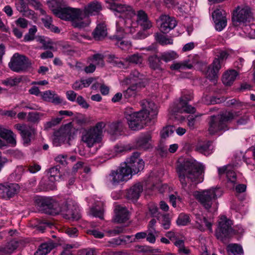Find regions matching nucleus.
<instances>
[{"instance_id":"3c124183","label":"nucleus","mask_w":255,"mask_h":255,"mask_svg":"<svg viewBox=\"0 0 255 255\" xmlns=\"http://www.w3.org/2000/svg\"><path fill=\"white\" fill-rule=\"evenodd\" d=\"M126 60L129 63L137 64H141L142 62L143 58L142 56L139 54L135 53L127 57Z\"/></svg>"},{"instance_id":"6e6552de","label":"nucleus","mask_w":255,"mask_h":255,"mask_svg":"<svg viewBox=\"0 0 255 255\" xmlns=\"http://www.w3.org/2000/svg\"><path fill=\"white\" fill-rule=\"evenodd\" d=\"M56 16L62 20L71 21L72 26L76 28H84L89 24L88 21L83 20L82 9L72 8L67 5L59 12L57 13Z\"/></svg>"},{"instance_id":"a211bd4d","label":"nucleus","mask_w":255,"mask_h":255,"mask_svg":"<svg viewBox=\"0 0 255 255\" xmlns=\"http://www.w3.org/2000/svg\"><path fill=\"white\" fill-rule=\"evenodd\" d=\"M19 186L16 183L0 184V195L2 198L9 199L13 197L19 191Z\"/></svg>"},{"instance_id":"79ce46f5","label":"nucleus","mask_w":255,"mask_h":255,"mask_svg":"<svg viewBox=\"0 0 255 255\" xmlns=\"http://www.w3.org/2000/svg\"><path fill=\"white\" fill-rule=\"evenodd\" d=\"M129 79L131 81L135 82V83H140V87H144L145 85L142 81L143 76L139 73L137 70L132 71L129 75Z\"/></svg>"},{"instance_id":"4468645a","label":"nucleus","mask_w":255,"mask_h":255,"mask_svg":"<svg viewBox=\"0 0 255 255\" xmlns=\"http://www.w3.org/2000/svg\"><path fill=\"white\" fill-rule=\"evenodd\" d=\"M31 61L25 56L15 53L9 63V68L13 71L19 72L29 68Z\"/></svg>"},{"instance_id":"bf43d9fd","label":"nucleus","mask_w":255,"mask_h":255,"mask_svg":"<svg viewBox=\"0 0 255 255\" xmlns=\"http://www.w3.org/2000/svg\"><path fill=\"white\" fill-rule=\"evenodd\" d=\"M21 80L19 78H8L2 82V83L7 86L12 87L20 83Z\"/></svg>"},{"instance_id":"c9c22d12","label":"nucleus","mask_w":255,"mask_h":255,"mask_svg":"<svg viewBox=\"0 0 255 255\" xmlns=\"http://www.w3.org/2000/svg\"><path fill=\"white\" fill-rule=\"evenodd\" d=\"M55 247L54 243L52 241H49L42 244L34 255H46Z\"/></svg>"},{"instance_id":"dca6fc26","label":"nucleus","mask_w":255,"mask_h":255,"mask_svg":"<svg viewBox=\"0 0 255 255\" xmlns=\"http://www.w3.org/2000/svg\"><path fill=\"white\" fill-rule=\"evenodd\" d=\"M71 129L69 126L61 128L54 135L53 143L54 146H60L62 143L68 142L71 136Z\"/></svg>"},{"instance_id":"a878e982","label":"nucleus","mask_w":255,"mask_h":255,"mask_svg":"<svg viewBox=\"0 0 255 255\" xmlns=\"http://www.w3.org/2000/svg\"><path fill=\"white\" fill-rule=\"evenodd\" d=\"M60 177L59 170L57 167H53L49 169L48 171V180L50 182L47 183V188L48 190L56 189L55 181H57Z\"/></svg>"},{"instance_id":"052dcab7","label":"nucleus","mask_w":255,"mask_h":255,"mask_svg":"<svg viewBox=\"0 0 255 255\" xmlns=\"http://www.w3.org/2000/svg\"><path fill=\"white\" fill-rule=\"evenodd\" d=\"M75 248H77L76 244H66L64 245L63 247V251L61 253L60 255H71V249Z\"/></svg>"},{"instance_id":"cd10ccee","label":"nucleus","mask_w":255,"mask_h":255,"mask_svg":"<svg viewBox=\"0 0 255 255\" xmlns=\"http://www.w3.org/2000/svg\"><path fill=\"white\" fill-rule=\"evenodd\" d=\"M195 220L196 222L195 227L200 231L205 230V225L210 232L212 231V224L207 221V219L200 213H194Z\"/></svg>"},{"instance_id":"473e14b6","label":"nucleus","mask_w":255,"mask_h":255,"mask_svg":"<svg viewBox=\"0 0 255 255\" xmlns=\"http://www.w3.org/2000/svg\"><path fill=\"white\" fill-rule=\"evenodd\" d=\"M48 6L56 16L57 13L59 12L66 5V2L64 0H52L48 3Z\"/></svg>"},{"instance_id":"2eb2a0df","label":"nucleus","mask_w":255,"mask_h":255,"mask_svg":"<svg viewBox=\"0 0 255 255\" xmlns=\"http://www.w3.org/2000/svg\"><path fill=\"white\" fill-rule=\"evenodd\" d=\"M15 128L19 131L25 145H29L35 138L36 132L33 127L25 124H16Z\"/></svg>"},{"instance_id":"13d9d810","label":"nucleus","mask_w":255,"mask_h":255,"mask_svg":"<svg viewBox=\"0 0 255 255\" xmlns=\"http://www.w3.org/2000/svg\"><path fill=\"white\" fill-rule=\"evenodd\" d=\"M215 29L219 31H222L227 25V19H221L220 20H218L216 19V21L214 22Z\"/></svg>"},{"instance_id":"a19ab883","label":"nucleus","mask_w":255,"mask_h":255,"mask_svg":"<svg viewBox=\"0 0 255 255\" xmlns=\"http://www.w3.org/2000/svg\"><path fill=\"white\" fill-rule=\"evenodd\" d=\"M42 21L45 27L50 29L52 31L55 33H59L60 30L58 27L54 26L52 24V18L48 15L45 16V17L42 18Z\"/></svg>"},{"instance_id":"0eeeda50","label":"nucleus","mask_w":255,"mask_h":255,"mask_svg":"<svg viewBox=\"0 0 255 255\" xmlns=\"http://www.w3.org/2000/svg\"><path fill=\"white\" fill-rule=\"evenodd\" d=\"M192 98L193 96L191 92H183L179 99L176 101L170 107V118L180 120L183 119L178 115L177 113H194L196 111L195 108L188 104V102L191 101Z\"/></svg>"},{"instance_id":"39448f33","label":"nucleus","mask_w":255,"mask_h":255,"mask_svg":"<svg viewBox=\"0 0 255 255\" xmlns=\"http://www.w3.org/2000/svg\"><path fill=\"white\" fill-rule=\"evenodd\" d=\"M222 195V191L218 188H211L201 191H195V198L209 212L214 213L218 208L217 198Z\"/></svg>"},{"instance_id":"e2e57ef3","label":"nucleus","mask_w":255,"mask_h":255,"mask_svg":"<svg viewBox=\"0 0 255 255\" xmlns=\"http://www.w3.org/2000/svg\"><path fill=\"white\" fill-rule=\"evenodd\" d=\"M67 156L65 154H59L55 158V160L57 163L65 165L67 164Z\"/></svg>"},{"instance_id":"f03ea898","label":"nucleus","mask_w":255,"mask_h":255,"mask_svg":"<svg viewBox=\"0 0 255 255\" xmlns=\"http://www.w3.org/2000/svg\"><path fill=\"white\" fill-rule=\"evenodd\" d=\"M141 110L134 112L132 108L127 107L124 111V116L129 128L133 130H138L143 128V121H150L157 115V106L149 100L140 102Z\"/></svg>"},{"instance_id":"0e129e2a","label":"nucleus","mask_w":255,"mask_h":255,"mask_svg":"<svg viewBox=\"0 0 255 255\" xmlns=\"http://www.w3.org/2000/svg\"><path fill=\"white\" fill-rule=\"evenodd\" d=\"M227 104L229 106H234L237 109H240L244 106L243 103L238 101L234 99L228 101Z\"/></svg>"},{"instance_id":"09e8293b","label":"nucleus","mask_w":255,"mask_h":255,"mask_svg":"<svg viewBox=\"0 0 255 255\" xmlns=\"http://www.w3.org/2000/svg\"><path fill=\"white\" fill-rule=\"evenodd\" d=\"M212 18L214 22L216 21V19L219 21L221 19H227L226 13L221 8H217L212 13Z\"/></svg>"},{"instance_id":"ddd939ff","label":"nucleus","mask_w":255,"mask_h":255,"mask_svg":"<svg viewBox=\"0 0 255 255\" xmlns=\"http://www.w3.org/2000/svg\"><path fill=\"white\" fill-rule=\"evenodd\" d=\"M232 224V221L228 219L226 216H221L219 221L218 229L216 230L217 238L224 242L226 238L233 235Z\"/></svg>"},{"instance_id":"4d7b16f0","label":"nucleus","mask_w":255,"mask_h":255,"mask_svg":"<svg viewBox=\"0 0 255 255\" xmlns=\"http://www.w3.org/2000/svg\"><path fill=\"white\" fill-rule=\"evenodd\" d=\"M37 31V27L34 25L31 27L29 30L28 33L24 35V40L25 41H30L34 39V35Z\"/></svg>"},{"instance_id":"412c9836","label":"nucleus","mask_w":255,"mask_h":255,"mask_svg":"<svg viewBox=\"0 0 255 255\" xmlns=\"http://www.w3.org/2000/svg\"><path fill=\"white\" fill-rule=\"evenodd\" d=\"M102 9L101 3L98 1H93L85 7L83 11V19L86 16L97 14Z\"/></svg>"},{"instance_id":"a18cd8bd","label":"nucleus","mask_w":255,"mask_h":255,"mask_svg":"<svg viewBox=\"0 0 255 255\" xmlns=\"http://www.w3.org/2000/svg\"><path fill=\"white\" fill-rule=\"evenodd\" d=\"M122 128L123 124L121 122H114L109 125V131L113 135L117 134L122 131Z\"/></svg>"},{"instance_id":"6e6d98bb","label":"nucleus","mask_w":255,"mask_h":255,"mask_svg":"<svg viewBox=\"0 0 255 255\" xmlns=\"http://www.w3.org/2000/svg\"><path fill=\"white\" fill-rule=\"evenodd\" d=\"M175 128L173 126H167L164 128L160 132L161 138H166L171 135L174 131Z\"/></svg>"},{"instance_id":"9b49d317","label":"nucleus","mask_w":255,"mask_h":255,"mask_svg":"<svg viewBox=\"0 0 255 255\" xmlns=\"http://www.w3.org/2000/svg\"><path fill=\"white\" fill-rule=\"evenodd\" d=\"M139 156V154L138 152H134L129 158L127 159L126 161L121 163L124 164L123 166L125 170L129 171L130 178L132 174L137 173L144 168V162Z\"/></svg>"},{"instance_id":"de8ad7c7","label":"nucleus","mask_w":255,"mask_h":255,"mask_svg":"<svg viewBox=\"0 0 255 255\" xmlns=\"http://www.w3.org/2000/svg\"><path fill=\"white\" fill-rule=\"evenodd\" d=\"M178 57V54L174 51L165 52L161 54V59L166 62L176 59Z\"/></svg>"},{"instance_id":"20e7f679","label":"nucleus","mask_w":255,"mask_h":255,"mask_svg":"<svg viewBox=\"0 0 255 255\" xmlns=\"http://www.w3.org/2000/svg\"><path fill=\"white\" fill-rule=\"evenodd\" d=\"M117 0H108L110 8L114 11L115 14L121 18L116 22L117 30L119 33H134L137 27V23L133 22L132 18L135 17V12L132 8L125 4L116 2Z\"/></svg>"},{"instance_id":"49530a36","label":"nucleus","mask_w":255,"mask_h":255,"mask_svg":"<svg viewBox=\"0 0 255 255\" xmlns=\"http://www.w3.org/2000/svg\"><path fill=\"white\" fill-rule=\"evenodd\" d=\"M245 33L251 39L255 38V23H252L250 24H246L243 27Z\"/></svg>"},{"instance_id":"1a4fd4ad","label":"nucleus","mask_w":255,"mask_h":255,"mask_svg":"<svg viewBox=\"0 0 255 255\" xmlns=\"http://www.w3.org/2000/svg\"><path fill=\"white\" fill-rule=\"evenodd\" d=\"M123 165L124 164H121L116 169L111 170L105 176L104 182L107 186L115 187L130 179L129 171L125 170Z\"/></svg>"},{"instance_id":"423d86ee","label":"nucleus","mask_w":255,"mask_h":255,"mask_svg":"<svg viewBox=\"0 0 255 255\" xmlns=\"http://www.w3.org/2000/svg\"><path fill=\"white\" fill-rule=\"evenodd\" d=\"M239 116V112L226 111L220 115L211 116L209 123L210 133L213 134L219 131L227 130L228 129V124L236 119Z\"/></svg>"},{"instance_id":"5701e85b","label":"nucleus","mask_w":255,"mask_h":255,"mask_svg":"<svg viewBox=\"0 0 255 255\" xmlns=\"http://www.w3.org/2000/svg\"><path fill=\"white\" fill-rule=\"evenodd\" d=\"M142 191V185L140 183H137L127 190V198L132 202L136 201Z\"/></svg>"},{"instance_id":"393cba45","label":"nucleus","mask_w":255,"mask_h":255,"mask_svg":"<svg viewBox=\"0 0 255 255\" xmlns=\"http://www.w3.org/2000/svg\"><path fill=\"white\" fill-rule=\"evenodd\" d=\"M114 221L117 223H122L128 219L129 214L127 209L121 206H116Z\"/></svg>"},{"instance_id":"864d4df0","label":"nucleus","mask_w":255,"mask_h":255,"mask_svg":"<svg viewBox=\"0 0 255 255\" xmlns=\"http://www.w3.org/2000/svg\"><path fill=\"white\" fill-rule=\"evenodd\" d=\"M161 226L165 229H169L171 226V220L168 215H163L159 219Z\"/></svg>"},{"instance_id":"58836bf2","label":"nucleus","mask_w":255,"mask_h":255,"mask_svg":"<svg viewBox=\"0 0 255 255\" xmlns=\"http://www.w3.org/2000/svg\"><path fill=\"white\" fill-rule=\"evenodd\" d=\"M192 65L189 63L187 61H183L180 62H174L170 65V69L172 70H180L186 69H191Z\"/></svg>"},{"instance_id":"c03bdc74","label":"nucleus","mask_w":255,"mask_h":255,"mask_svg":"<svg viewBox=\"0 0 255 255\" xmlns=\"http://www.w3.org/2000/svg\"><path fill=\"white\" fill-rule=\"evenodd\" d=\"M88 61L92 62L95 65L103 66L104 65V56L99 53H97L88 58Z\"/></svg>"},{"instance_id":"8fccbe9b","label":"nucleus","mask_w":255,"mask_h":255,"mask_svg":"<svg viewBox=\"0 0 255 255\" xmlns=\"http://www.w3.org/2000/svg\"><path fill=\"white\" fill-rule=\"evenodd\" d=\"M227 251L234 255H241L243 254L242 247L237 244H230L227 246Z\"/></svg>"},{"instance_id":"c756f323","label":"nucleus","mask_w":255,"mask_h":255,"mask_svg":"<svg viewBox=\"0 0 255 255\" xmlns=\"http://www.w3.org/2000/svg\"><path fill=\"white\" fill-rule=\"evenodd\" d=\"M20 244V242L15 240L10 241L4 247L0 249V255H10L19 248Z\"/></svg>"},{"instance_id":"7c9ffc66","label":"nucleus","mask_w":255,"mask_h":255,"mask_svg":"<svg viewBox=\"0 0 255 255\" xmlns=\"http://www.w3.org/2000/svg\"><path fill=\"white\" fill-rule=\"evenodd\" d=\"M213 149L212 143L210 141L199 143L196 146L197 151L206 156L211 154L213 152Z\"/></svg>"},{"instance_id":"7ed1b4c3","label":"nucleus","mask_w":255,"mask_h":255,"mask_svg":"<svg viewBox=\"0 0 255 255\" xmlns=\"http://www.w3.org/2000/svg\"><path fill=\"white\" fill-rule=\"evenodd\" d=\"M38 203L46 212L51 215L61 213L66 219H76L78 206L71 198L64 201H57L52 197H41L38 198Z\"/></svg>"},{"instance_id":"f3484780","label":"nucleus","mask_w":255,"mask_h":255,"mask_svg":"<svg viewBox=\"0 0 255 255\" xmlns=\"http://www.w3.org/2000/svg\"><path fill=\"white\" fill-rule=\"evenodd\" d=\"M159 29L162 33H166L173 29L177 24L176 19L168 15H162L158 20Z\"/></svg>"},{"instance_id":"f257e3e1","label":"nucleus","mask_w":255,"mask_h":255,"mask_svg":"<svg viewBox=\"0 0 255 255\" xmlns=\"http://www.w3.org/2000/svg\"><path fill=\"white\" fill-rule=\"evenodd\" d=\"M204 168L202 163L193 158L180 159L176 169L182 188L189 193L192 185L202 182Z\"/></svg>"},{"instance_id":"69168bd1","label":"nucleus","mask_w":255,"mask_h":255,"mask_svg":"<svg viewBox=\"0 0 255 255\" xmlns=\"http://www.w3.org/2000/svg\"><path fill=\"white\" fill-rule=\"evenodd\" d=\"M23 172L24 168L22 166H17L13 173V175L15 176L16 180H19L20 179Z\"/></svg>"},{"instance_id":"b1692460","label":"nucleus","mask_w":255,"mask_h":255,"mask_svg":"<svg viewBox=\"0 0 255 255\" xmlns=\"http://www.w3.org/2000/svg\"><path fill=\"white\" fill-rule=\"evenodd\" d=\"M137 19L134 17L132 18L133 22L137 23V26L139 24L143 29H148L152 27V23L148 19L146 13L142 10L138 11L137 13Z\"/></svg>"},{"instance_id":"5fc2aeb1","label":"nucleus","mask_w":255,"mask_h":255,"mask_svg":"<svg viewBox=\"0 0 255 255\" xmlns=\"http://www.w3.org/2000/svg\"><path fill=\"white\" fill-rule=\"evenodd\" d=\"M103 212L104 209L102 207L96 206L91 209L90 214L93 217H98L101 219H103Z\"/></svg>"},{"instance_id":"2f4dec72","label":"nucleus","mask_w":255,"mask_h":255,"mask_svg":"<svg viewBox=\"0 0 255 255\" xmlns=\"http://www.w3.org/2000/svg\"><path fill=\"white\" fill-rule=\"evenodd\" d=\"M107 34L106 26L104 23H99L93 32V35L96 40L103 39Z\"/></svg>"},{"instance_id":"6ab92c4d","label":"nucleus","mask_w":255,"mask_h":255,"mask_svg":"<svg viewBox=\"0 0 255 255\" xmlns=\"http://www.w3.org/2000/svg\"><path fill=\"white\" fill-rule=\"evenodd\" d=\"M241 161L236 164H229L218 168V174L220 176L226 174L228 181L235 184L237 181L236 174L234 171L233 167H237L240 164Z\"/></svg>"},{"instance_id":"774afa93","label":"nucleus","mask_w":255,"mask_h":255,"mask_svg":"<svg viewBox=\"0 0 255 255\" xmlns=\"http://www.w3.org/2000/svg\"><path fill=\"white\" fill-rule=\"evenodd\" d=\"M39 113H29L28 115V121L31 122H36L39 120Z\"/></svg>"},{"instance_id":"9d476101","label":"nucleus","mask_w":255,"mask_h":255,"mask_svg":"<svg viewBox=\"0 0 255 255\" xmlns=\"http://www.w3.org/2000/svg\"><path fill=\"white\" fill-rule=\"evenodd\" d=\"M105 126V123L100 122L97 123L95 126L84 130L82 132V140L90 147L94 144L100 142L102 140L103 130Z\"/></svg>"},{"instance_id":"aec40b11","label":"nucleus","mask_w":255,"mask_h":255,"mask_svg":"<svg viewBox=\"0 0 255 255\" xmlns=\"http://www.w3.org/2000/svg\"><path fill=\"white\" fill-rule=\"evenodd\" d=\"M250 16V11L246 7L241 8L237 7L233 13L232 20L234 25H238V23L245 22Z\"/></svg>"},{"instance_id":"603ef678","label":"nucleus","mask_w":255,"mask_h":255,"mask_svg":"<svg viewBox=\"0 0 255 255\" xmlns=\"http://www.w3.org/2000/svg\"><path fill=\"white\" fill-rule=\"evenodd\" d=\"M190 221V219L188 215L181 213L179 215L176 223L179 226H185L187 225Z\"/></svg>"},{"instance_id":"338daca9","label":"nucleus","mask_w":255,"mask_h":255,"mask_svg":"<svg viewBox=\"0 0 255 255\" xmlns=\"http://www.w3.org/2000/svg\"><path fill=\"white\" fill-rule=\"evenodd\" d=\"M15 24L22 28H25L28 25V21L23 18H19L15 21Z\"/></svg>"},{"instance_id":"37998d69","label":"nucleus","mask_w":255,"mask_h":255,"mask_svg":"<svg viewBox=\"0 0 255 255\" xmlns=\"http://www.w3.org/2000/svg\"><path fill=\"white\" fill-rule=\"evenodd\" d=\"M154 37L156 41L162 45L172 44L173 43V40L172 39L159 33H155L154 34Z\"/></svg>"},{"instance_id":"f8f14e48","label":"nucleus","mask_w":255,"mask_h":255,"mask_svg":"<svg viewBox=\"0 0 255 255\" xmlns=\"http://www.w3.org/2000/svg\"><path fill=\"white\" fill-rule=\"evenodd\" d=\"M218 56V58L214 60L212 63L208 67L205 72V75L207 78L214 82L216 81L218 77L219 71L221 68L220 61L227 59L228 54L226 51H222L220 52Z\"/></svg>"},{"instance_id":"f704fd0d","label":"nucleus","mask_w":255,"mask_h":255,"mask_svg":"<svg viewBox=\"0 0 255 255\" xmlns=\"http://www.w3.org/2000/svg\"><path fill=\"white\" fill-rule=\"evenodd\" d=\"M123 34L115 35L112 39L115 41V44L123 50L127 51L131 47V43L128 41L123 40Z\"/></svg>"},{"instance_id":"ea45409f","label":"nucleus","mask_w":255,"mask_h":255,"mask_svg":"<svg viewBox=\"0 0 255 255\" xmlns=\"http://www.w3.org/2000/svg\"><path fill=\"white\" fill-rule=\"evenodd\" d=\"M131 238L130 236H125L120 237L117 238L112 239L109 242L111 247H114L117 245L125 244L130 242V239Z\"/></svg>"},{"instance_id":"c85d7f7f","label":"nucleus","mask_w":255,"mask_h":255,"mask_svg":"<svg viewBox=\"0 0 255 255\" xmlns=\"http://www.w3.org/2000/svg\"><path fill=\"white\" fill-rule=\"evenodd\" d=\"M141 88L142 87H140V83L131 84L126 90L123 91L124 98L127 100L135 98L137 95L138 90Z\"/></svg>"},{"instance_id":"4be33fe9","label":"nucleus","mask_w":255,"mask_h":255,"mask_svg":"<svg viewBox=\"0 0 255 255\" xmlns=\"http://www.w3.org/2000/svg\"><path fill=\"white\" fill-rule=\"evenodd\" d=\"M136 146L142 149H147L152 147L151 133L146 132L141 134L136 140Z\"/></svg>"},{"instance_id":"680f3d73","label":"nucleus","mask_w":255,"mask_h":255,"mask_svg":"<svg viewBox=\"0 0 255 255\" xmlns=\"http://www.w3.org/2000/svg\"><path fill=\"white\" fill-rule=\"evenodd\" d=\"M130 236L131 238L130 239V242H135L141 239H145L147 236V233L145 232H140L135 234L134 237L131 236Z\"/></svg>"},{"instance_id":"e433bc0d","label":"nucleus","mask_w":255,"mask_h":255,"mask_svg":"<svg viewBox=\"0 0 255 255\" xmlns=\"http://www.w3.org/2000/svg\"><path fill=\"white\" fill-rule=\"evenodd\" d=\"M238 73L234 70L227 71L223 76L222 81L226 86L231 85L235 80Z\"/></svg>"},{"instance_id":"72a5a7b5","label":"nucleus","mask_w":255,"mask_h":255,"mask_svg":"<svg viewBox=\"0 0 255 255\" xmlns=\"http://www.w3.org/2000/svg\"><path fill=\"white\" fill-rule=\"evenodd\" d=\"M0 137L5 139L6 141L13 145H15L16 140L14 133L10 130L3 128L0 125Z\"/></svg>"},{"instance_id":"bb28decb","label":"nucleus","mask_w":255,"mask_h":255,"mask_svg":"<svg viewBox=\"0 0 255 255\" xmlns=\"http://www.w3.org/2000/svg\"><path fill=\"white\" fill-rule=\"evenodd\" d=\"M41 96L45 101L51 102L55 105L61 104L63 102L62 98H60L55 92L50 90L41 93Z\"/></svg>"},{"instance_id":"4c0bfd02","label":"nucleus","mask_w":255,"mask_h":255,"mask_svg":"<svg viewBox=\"0 0 255 255\" xmlns=\"http://www.w3.org/2000/svg\"><path fill=\"white\" fill-rule=\"evenodd\" d=\"M161 57H159L156 55L149 56L148 59L149 67L154 70L161 69Z\"/></svg>"}]
</instances>
